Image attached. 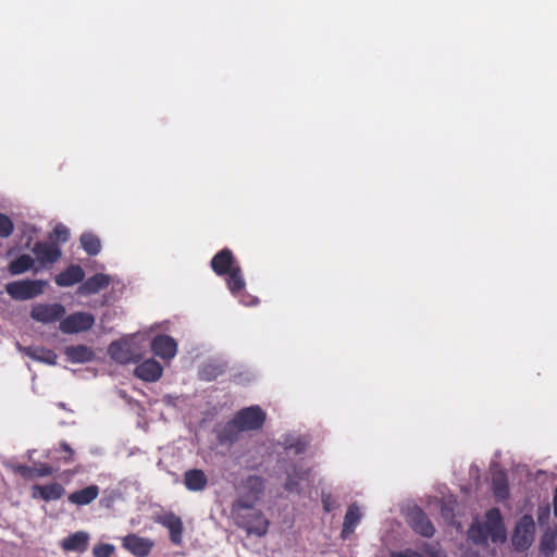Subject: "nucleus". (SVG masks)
I'll list each match as a JSON object with an SVG mask.
<instances>
[{
  "label": "nucleus",
  "mask_w": 557,
  "mask_h": 557,
  "mask_svg": "<svg viewBox=\"0 0 557 557\" xmlns=\"http://www.w3.org/2000/svg\"><path fill=\"white\" fill-rule=\"evenodd\" d=\"M469 537L474 543H485L488 539L494 543H504L506 541V530L499 511L497 509L490 510L486 513L484 524L475 523L470 528Z\"/></svg>",
  "instance_id": "obj_1"
},
{
  "label": "nucleus",
  "mask_w": 557,
  "mask_h": 557,
  "mask_svg": "<svg viewBox=\"0 0 557 557\" xmlns=\"http://www.w3.org/2000/svg\"><path fill=\"white\" fill-rule=\"evenodd\" d=\"M265 420V413L258 406H252L240 410L235 418L227 423L224 431L220 434L221 441H232L233 430L250 431L262 426Z\"/></svg>",
  "instance_id": "obj_2"
},
{
  "label": "nucleus",
  "mask_w": 557,
  "mask_h": 557,
  "mask_svg": "<svg viewBox=\"0 0 557 557\" xmlns=\"http://www.w3.org/2000/svg\"><path fill=\"white\" fill-rule=\"evenodd\" d=\"M211 267L218 275L228 274L226 284L233 294L244 288L245 281L240 268L235 264L231 250L224 249L216 253L211 261Z\"/></svg>",
  "instance_id": "obj_3"
},
{
  "label": "nucleus",
  "mask_w": 557,
  "mask_h": 557,
  "mask_svg": "<svg viewBox=\"0 0 557 557\" xmlns=\"http://www.w3.org/2000/svg\"><path fill=\"white\" fill-rule=\"evenodd\" d=\"M238 523L250 534L262 536L268 531V520L261 512L239 503L236 507Z\"/></svg>",
  "instance_id": "obj_4"
},
{
  "label": "nucleus",
  "mask_w": 557,
  "mask_h": 557,
  "mask_svg": "<svg viewBox=\"0 0 557 557\" xmlns=\"http://www.w3.org/2000/svg\"><path fill=\"white\" fill-rule=\"evenodd\" d=\"M47 282L44 280H21L7 284L8 294L16 300H27L44 293Z\"/></svg>",
  "instance_id": "obj_5"
},
{
  "label": "nucleus",
  "mask_w": 557,
  "mask_h": 557,
  "mask_svg": "<svg viewBox=\"0 0 557 557\" xmlns=\"http://www.w3.org/2000/svg\"><path fill=\"white\" fill-rule=\"evenodd\" d=\"M136 336L132 335L119 342H113L109 348V356L119 363H128L136 361L140 357V352L136 347Z\"/></svg>",
  "instance_id": "obj_6"
},
{
  "label": "nucleus",
  "mask_w": 557,
  "mask_h": 557,
  "mask_svg": "<svg viewBox=\"0 0 557 557\" xmlns=\"http://www.w3.org/2000/svg\"><path fill=\"white\" fill-rule=\"evenodd\" d=\"M95 324V317L89 312H74L60 321L59 329L64 334L88 331Z\"/></svg>",
  "instance_id": "obj_7"
},
{
  "label": "nucleus",
  "mask_w": 557,
  "mask_h": 557,
  "mask_svg": "<svg viewBox=\"0 0 557 557\" xmlns=\"http://www.w3.org/2000/svg\"><path fill=\"white\" fill-rule=\"evenodd\" d=\"M65 312L64 306L60 304H36L32 307L30 317L37 322L50 324L61 321Z\"/></svg>",
  "instance_id": "obj_8"
},
{
  "label": "nucleus",
  "mask_w": 557,
  "mask_h": 557,
  "mask_svg": "<svg viewBox=\"0 0 557 557\" xmlns=\"http://www.w3.org/2000/svg\"><path fill=\"white\" fill-rule=\"evenodd\" d=\"M534 532H535V524H534L532 517L523 516L519 520V522L515 529V533H513V537H512L513 545L519 549L528 548L533 541Z\"/></svg>",
  "instance_id": "obj_9"
},
{
  "label": "nucleus",
  "mask_w": 557,
  "mask_h": 557,
  "mask_svg": "<svg viewBox=\"0 0 557 557\" xmlns=\"http://www.w3.org/2000/svg\"><path fill=\"white\" fill-rule=\"evenodd\" d=\"M154 521L169 530L170 539L174 544L182 543L183 522L180 517L171 511H165L157 515Z\"/></svg>",
  "instance_id": "obj_10"
},
{
  "label": "nucleus",
  "mask_w": 557,
  "mask_h": 557,
  "mask_svg": "<svg viewBox=\"0 0 557 557\" xmlns=\"http://www.w3.org/2000/svg\"><path fill=\"white\" fill-rule=\"evenodd\" d=\"M152 351L164 360H171L176 356L177 343L168 335H159L151 342Z\"/></svg>",
  "instance_id": "obj_11"
},
{
  "label": "nucleus",
  "mask_w": 557,
  "mask_h": 557,
  "mask_svg": "<svg viewBox=\"0 0 557 557\" xmlns=\"http://www.w3.org/2000/svg\"><path fill=\"white\" fill-rule=\"evenodd\" d=\"M123 547L138 557L147 556L153 547V541L136 534H129L122 540Z\"/></svg>",
  "instance_id": "obj_12"
},
{
  "label": "nucleus",
  "mask_w": 557,
  "mask_h": 557,
  "mask_svg": "<svg viewBox=\"0 0 557 557\" xmlns=\"http://www.w3.org/2000/svg\"><path fill=\"white\" fill-rule=\"evenodd\" d=\"M135 375L146 382L158 381L163 372L161 364L154 359H147L135 368Z\"/></svg>",
  "instance_id": "obj_13"
},
{
  "label": "nucleus",
  "mask_w": 557,
  "mask_h": 557,
  "mask_svg": "<svg viewBox=\"0 0 557 557\" xmlns=\"http://www.w3.org/2000/svg\"><path fill=\"white\" fill-rule=\"evenodd\" d=\"M110 282L111 280L109 275L99 273L89 277L84 284H82L78 287L77 293L82 295L97 294L108 287Z\"/></svg>",
  "instance_id": "obj_14"
},
{
  "label": "nucleus",
  "mask_w": 557,
  "mask_h": 557,
  "mask_svg": "<svg viewBox=\"0 0 557 557\" xmlns=\"http://www.w3.org/2000/svg\"><path fill=\"white\" fill-rule=\"evenodd\" d=\"M64 354L69 361L73 363H84L91 361L95 354L91 348L86 345L67 346Z\"/></svg>",
  "instance_id": "obj_15"
},
{
  "label": "nucleus",
  "mask_w": 557,
  "mask_h": 557,
  "mask_svg": "<svg viewBox=\"0 0 557 557\" xmlns=\"http://www.w3.org/2000/svg\"><path fill=\"white\" fill-rule=\"evenodd\" d=\"M18 349L23 351L25 355H27L29 358L53 366L57 363V355L45 347L40 346H33V347H21L18 346Z\"/></svg>",
  "instance_id": "obj_16"
},
{
  "label": "nucleus",
  "mask_w": 557,
  "mask_h": 557,
  "mask_svg": "<svg viewBox=\"0 0 557 557\" xmlns=\"http://www.w3.org/2000/svg\"><path fill=\"white\" fill-rule=\"evenodd\" d=\"M33 252L41 264L55 262L61 255L58 247L42 243L36 244Z\"/></svg>",
  "instance_id": "obj_17"
},
{
  "label": "nucleus",
  "mask_w": 557,
  "mask_h": 557,
  "mask_svg": "<svg viewBox=\"0 0 557 557\" xmlns=\"http://www.w3.org/2000/svg\"><path fill=\"white\" fill-rule=\"evenodd\" d=\"M64 488L59 483H52L48 485H36L33 487V496L35 498L39 497L44 500H55L62 497L64 494Z\"/></svg>",
  "instance_id": "obj_18"
},
{
  "label": "nucleus",
  "mask_w": 557,
  "mask_h": 557,
  "mask_svg": "<svg viewBox=\"0 0 557 557\" xmlns=\"http://www.w3.org/2000/svg\"><path fill=\"white\" fill-rule=\"evenodd\" d=\"M84 278V271L79 265H71L55 276L57 285L61 287L73 286Z\"/></svg>",
  "instance_id": "obj_19"
},
{
  "label": "nucleus",
  "mask_w": 557,
  "mask_h": 557,
  "mask_svg": "<svg viewBox=\"0 0 557 557\" xmlns=\"http://www.w3.org/2000/svg\"><path fill=\"white\" fill-rule=\"evenodd\" d=\"M89 534L84 531L76 532L62 541V548L69 552H84L87 548Z\"/></svg>",
  "instance_id": "obj_20"
},
{
  "label": "nucleus",
  "mask_w": 557,
  "mask_h": 557,
  "mask_svg": "<svg viewBox=\"0 0 557 557\" xmlns=\"http://www.w3.org/2000/svg\"><path fill=\"white\" fill-rule=\"evenodd\" d=\"M99 495L97 485H89L83 490L76 491L69 495V502L77 506H85L95 500Z\"/></svg>",
  "instance_id": "obj_21"
},
{
  "label": "nucleus",
  "mask_w": 557,
  "mask_h": 557,
  "mask_svg": "<svg viewBox=\"0 0 557 557\" xmlns=\"http://www.w3.org/2000/svg\"><path fill=\"white\" fill-rule=\"evenodd\" d=\"M361 516V510L357 505L352 504L349 506L343 522L342 536L344 539H347L355 531V528L360 522Z\"/></svg>",
  "instance_id": "obj_22"
},
{
  "label": "nucleus",
  "mask_w": 557,
  "mask_h": 557,
  "mask_svg": "<svg viewBox=\"0 0 557 557\" xmlns=\"http://www.w3.org/2000/svg\"><path fill=\"white\" fill-rule=\"evenodd\" d=\"M184 482L187 490L198 492L206 487L208 480L203 471L194 469L185 472Z\"/></svg>",
  "instance_id": "obj_23"
},
{
  "label": "nucleus",
  "mask_w": 557,
  "mask_h": 557,
  "mask_svg": "<svg viewBox=\"0 0 557 557\" xmlns=\"http://www.w3.org/2000/svg\"><path fill=\"white\" fill-rule=\"evenodd\" d=\"M410 523L414 531L423 536H432L434 533L433 525L421 511L412 512Z\"/></svg>",
  "instance_id": "obj_24"
},
{
  "label": "nucleus",
  "mask_w": 557,
  "mask_h": 557,
  "mask_svg": "<svg viewBox=\"0 0 557 557\" xmlns=\"http://www.w3.org/2000/svg\"><path fill=\"white\" fill-rule=\"evenodd\" d=\"M288 478L285 482V488L289 492H298L300 481L305 480L307 476V472L302 469H297L293 467L290 471L287 473Z\"/></svg>",
  "instance_id": "obj_25"
},
{
  "label": "nucleus",
  "mask_w": 557,
  "mask_h": 557,
  "mask_svg": "<svg viewBox=\"0 0 557 557\" xmlns=\"http://www.w3.org/2000/svg\"><path fill=\"white\" fill-rule=\"evenodd\" d=\"M81 245L88 255H97L101 249L100 239L91 233H84L81 236Z\"/></svg>",
  "instance_id": "obj_26"
},
{
  "label": "nucleus",
  "mask_w": 557,
  "mask_h": 557,
  "mask_svg": "<svg viewBox=\"0 0 557 557\" xmlns=\"http://www.w3.org/2000/svg\"><path fill=\"white\" fill-rule=\"evenodd\" d=\"M34 259L30 256L23 255L10 264L12 274H22L33 268Z\"/></svg>",
  "instance_id": "obj_27"
},
{
  "label": "nucleus",
  "mask_w": 557,
  "mask_h": 557,
  "mask_svg": "<svg viewBox=\"0 0 557 557\" xmlns=\"http://www.w3.org/2000/svg\"><path fill=\"white\" fill-rule=\"evenodd\" d=\"M494 493L497 498H505L507 496V485L503 473H497L493 478Z\"/></svg>",
  "instance_id": "obj_28"
},
{
  "label": "nucleus",
  "mask_w": 557,
  "mask_h": 557,
  "mask_svg": "<svg viewBox=\"0 0 557 557\" xmlns=\"http://www.w3.org/2000/svg\"><path fill=\"white\" fill-rule=\"evenodd\" d=\"M556 545V534L545 533L541 540V550L548 555L554 552Z\"/></svg>",
  "instance_id": "obj_29"
},
{
  "label": "nucleus",
  "mask_w": 557,
  "mask_h": 557,
  "mask_svg": "<svg viewBox=\"0 0 557 557\" xmlns=\"http://www.w3.org/2000/svg\"><path fill=\"white\" fill-rule=\"evenodd\" d=\"M13 231V223L7 215L0 213V237H8Z\"/></svg>",
  "instance_id": "obj_30"
},
{
  "label": "nucleus",
  "mask_w": 557,
  "mask_h": 557,
  "mask_svg": "<svg viewBox=\"0 0 557 557\" xmlns=\"http://www.w3.org/2000/svg\"><path fill=\"white\" fill-rule=\"evenodd\" d=\"M113 552L114 546L111 544L97 545L92 549L95 557H111Z\"/></svg>",
  "instance_id": "obj_31"
},
{
  "label": "nucleus",
  "mask_w": 557,
  "mask_h": 557,
  "mask_svg": "<svg viewBox=\"0 0 557 557\" xmlns=\"http://www.w3.org/2000/svg\"><path fill=\"white\" fill-rule=\"evenodd\" d=\"M53 237L57 240L64 243L70 237V230L66 226L59 224L54 227Z\"/></svg>",
  "instance_id": "obj_32"
},
{
  "label": "nucleus",
  "mask_w": 557,
  "mask_h": 557,
  "mask_svg": "<svg viewBox=\"0 0 557 557\" xmlns=\"http://www.w3.org/2000/svg\"><path fill=\"white\" fill-rule=\"evenodd\" d=\"M32 472H34L38 476H46L52 473V469L50 467L45 466L40 469L32 470Z\"/></svg>",
  "instance_id": "obj_33"
},
{
  "label": "nucleus",
  "mask_w": 557,
  "mask_h": 557,
  "mask_svg": "<svg viewBox=\"0 0 557 557\" xmlns=\"http://www.w3.org/2000/svg\"><path fill=\"white\" fill-rule=\"evenodd\" d=\"M322 502H323L324 509L326 511L332 510L333 502L331 500V498L329 496L323 497Z\"/></svg>",
  "instance_id": "obj_34"
},
{
  "label": "nucleus",
  "mask_w": 557,
  "mask_h": 557,
  "mask_svg": "<svg viewBox=\"0 0 557 557\" xmlns=\"http://www.w3.org/2000/svg\"><path fill=\"white\" fill-rule=\"evenodd\" d=\"M393 557H422L417 553L413 552H407L405 554L394 555Z\"/></svg>",
  "instance_id": "obj_35"
},
{
  "label": "nucleus",
  "mask_w": 557,
  "mask_h": 557,
  "mask_svg": "<svg viewBox=\"0 0 557 557\" xmlns=\"http://www.w3.org/2000/svg\"><path fill=\"white\" fill-rule=\"evenodd\" d=\"M430 557H443L442 553L435 548L428 550Z\"/></svg>",
  "instance_id": "obj_36"
},
{
  "label": "nucleus",
  "mask_w": 557,
  "mask_h": 557,
  "mask_svg": "<svg viewBox=\"0 0 557 557\" xmlns=\"http://www.w3.org/2000/svg\"><path fill=\"white\" fill-rule=\"evenodd\" d=\"M208 368H209V367H206V368L203 369V371H202V375H203L206 379H208V380H212V379H214V377L216 376V374H211V373H209V372H208Z\"/></svg>",
  "instance_id": "obj_37"
},
{
  "label": "nucleus",
  "mask_w": 557,
  "mask_h": 557,
  "mask_svg": "<svg viewBox=\"0 0 557 557\" xmlns=\"http://www.w3.org/2000/svg\"><path fill=\"white\" fill-rule=\"evenodd\" d=\"M61 448H62L64 451L69 453V455H70V456H72V455H73V450L71 449V447H70L67 444H62V445H61Z\"/></svg>",
  "instance_id": "obj_38"
},
{
  "label": "nucleus",
  "mask_w": 557,
  "mask_h": 557,
  "mask_svg": "<svg viewBox=\"0 0 557 557\" xmlns=\"http://www.w3.org/2000/svg\"><path fill=\"white\" fill-rule=\"evenodd\" d=\"M554 512L557 516V486H556L555 495H554Z\"/></svg>",
  "instance_id": "obj_39"
},
{
  "label": "nucleus",
  "mask_w": 557,
  "mask_h": 557,
  "mask_svg": "<svg viewBox=\"0 0 557 557\" xmlns=\"http://www.w3.org/2000/svg\"><path fill=\"white\" fill-rule=\"evenodd\" d=\"M249 298V301L247 300H242L245 305H252V304H256L257 302V299L255 297H248Z\"/></svg>",
  "instance_id": "obj_40"
}]
</instances>
